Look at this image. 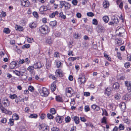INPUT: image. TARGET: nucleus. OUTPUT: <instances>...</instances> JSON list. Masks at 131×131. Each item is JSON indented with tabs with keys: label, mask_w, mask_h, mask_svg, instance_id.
Returning a JSON list of instances; mask_svg holds the SVG:
<instances>
[{
	"label": "nucleus",
	"mask_w": 131,
	"mask_h": 131,
	"mask_svg": "<svg viewBox=\"0 0 131 131\" xmlns=\"http://www.w3.org/2000/svg\"><path fill=\"white\" fill-rule=\"evenodd\" d=\"M9 101L6 98H3L2 101L0 100V109L3 113L9 115L12 114V112L8 111L4 107H7L9 105Z\"/></svg>",
	"instance_id": "1"
},
{
	"label": "nucleus",
	"mask_w": 131,
	"mask_h": 131,
	"mask_svg": "<svg viewBox=\"0 0 131 131\" xmlns=\"http://www.w3.org/2000/svg\"><path fill=\"white\" fill-rule=\"evenodd\" d=\"M78 81L80 85L84 84L86 82V78L83 73H81L79 74L78 79Z\"/></svg>",
	"instance_id": "2"
},
{
	"label": "nucleus",
	"mask_w": 131,
	"mask_h": 131,
	"mask_svg": "<svg viewBox=\"0 0 131 131\" xmlns=\"http://www.w3.org/2000/svg\"><path fill=\"white\" fill-rule=\"evenodd\" d=\"M39 30L40 32L43 34H46L49 32V30L48 27L46 25H44L39 28Z\"/></svg>",
	"instance_id": "3"
},
{
	"label": "nucleus",
	"mask_w": 131,
	"mask_h": 131,
	"mask_svg": "<svg viewBox=\"0 0 131 131\" xmlns=\"http://www.w3.org/2000/svg\"><path fill=\"white\" fill-rule=\"evenodd\" d=\"M66 94L67 97H70L74 93L73 89L71 87L67 88L65 90Z\"/></svg>",
	"instance_id": "4"
},
{
	"label": "nucleus",
	"mask_w": 131,
	"mask_h": 131,
	"mask_svg": "<svg viewBox=\"0 0 131 131\" xmlns=\"http://www.w3.org/2000/svg\"><path fill=\"white\" fill-rule=\"evenodd\" d=\"M39 92L41 95L42 96H47L49 94V92L46 88L42 87L39 90Z\"/></svg>",
	"instance_id": "5"
},
{
	"label": "nucleus",
	"mask_w": 131,
	"mask_h": 131,
	"mask_svg": "<svg viewBox=\"0 0 131 131\" xmlns=\"http://www.w3.org/2000/svg\"><path fill=\"white\" fill-rule=\"evenodd\" d=\"M21 5L25 7H28L30 3L28 0H20Z\"/></svg>",
	"instance_id": "6"
},
{
	"label": "nucleus",
	"mask_w": 131,
	"mask_h": 131,
	"mask_svg": "<svg viewBox=\"0 0 131 131\" xmlns=\"http://www.w3.org/2000/svg\"><path fill=\"white\" fill-rule=\"evenodd\" d=\"M40 129L42 131H49V127L46 126L45 125L41 124L40 125Z\"/></svg>",
	"instance_id": "7"
},
{
	"label": "nucleus",
	"mask_w": 131,
	"mask_h": 131,
	"mask_svg": "<svg viewBox=\"0 0 131 131\" xmlns=\"http://www.w3.org/2000/svg\"><path fill=\"white\" fill-rule=\"evenodd\" d=\"M112 90V88L110 87L106 88L105 90V94H106L107 96H109L111 94V92Z\"/></svg>",
	"instance_id": "8"
},
{
	"label": "nucleus",
	"mask_w": 131,
	"mask_h": 131,
	"mask_svg": "<svg viewBox=\"0 0 131 131\" xmlns=\"http://www.w3.org/2000/svg\"><path fill=\"white\" fill-rule=\"evenodd\" d=\"M55 74L56 75L59 77H62L63 75L62 71L60 69H58L56 70L55 72Z\"/></svg>",
	"instance_id": "9"
},
{
	"label": "nucleus",
	"mask_w": 131,
	"mask_h": 131,
	"mask_svg": "<svg viewBox=\"0 0 131 131\" xmlns=\"http://www.w3.org/2000/svg\"><path fill=\"white\" fill-rule=\"evenodd\" d=\"M119 106L122 111H124L126 109V105L124 102L121 103L119 105Z\"/></svg>",
	"instance_id": "10"
},
{
	"label": "nucleus",
	"mask_w": 131,
	"mask_h": 131,
	"mask_svg": "<svg viewBox=\"0 0 131 131\" xmlns=\"http://www.w3.org/2000/svg\"><path fill=\"white\" fill-rule=\"evenodd\" d=\"M34 66L35 67V69H38L40 68L42 66L40 62H37L35 63Z\"/></svg>",
	"instance_id": "11"
},
{
	"label": "nucleus",
	"mask_w": 131,
	"mask_h": 131,
	"mask_svg": "<svg viewBox=\"0 0 131 131\" xmlns=\"http://www.w3.org/2000/svg\"><path fill=\"white\" fill-rule=\"evenodd\" d=\"M97 29L99 32L103 33L105 31L104 27L101 26H99Z\"/></svg>",
	"instance_id": "12"
},
{
	"label": "nucleus",
	"mask_w": 131,
	"mask_h": 131,
	"mask_svg": "<svg viewBox=\"0 0 131 131\" xmlns=\"http://www.w3.org/2000/svg\"><path fill=\"white\" fill-rule=\"evenodd\" d=\"M29 27L31 28H35L37 26V23L36 21L30 23L29 25Z\"/></svg>",
	"instance_id": "13"
},
{
	"label": "nucleus",
	"mask_w": 131,
	"mask_h": 131,
	"mask_svg": "<svg viewBox=\"0 0 131 131\" xmlns=\"http://www.w3.org/2000/svg\"><path fill=\"white\" fill-rule=\"evenodd\" d=\"M130 95L127 94L124 96L122 97V99L123 100L127 101L129 100L130 98Z\"/></svg>",
	"instance_id": "14"
},
{
	"label": "nucleus",
	"mask_w": 131,
	"mask_h": 131,
	"mask_svg": "<svg viewBox=\"0 0 131 131\" xmlns=\"http://www.w3.org/2000/svg\"><path fill=\"white\" fill-rule=\"evenodd\" d=\"M16 63L15 61L12 62L10 64L9 67L11 69H14L15 67Z\"/></svg>",
	"instance_id": "15"
},
{
	"label": "nucleus",
	"mask_w": 131,
	"mask_h": 131,
	"mask_svg": "<svg viewBox=\"0 0 131 131\" xmlns=\"http://www.w3.org/2000/svg\"><path fill=\"white\" fill-rule=\"evenodd\" d=\"M119 83L117 82L115 83L113 85V88L116 90L118 89L119 88Z\"/></svg>",
	"instance_id": "16"
},
{
	"label": "nucleus",
	"mask_w": 131,
	"mask_h": 131,
	"mask_svg": "<svg viewBox=\"0 0 131 131\" xmlns=\"http://www.w3.org/2000/svg\"><path fill=\"white\" fill-rule=\"evenodd\" d=\"M63 119L60 116H57L56 118V121L59 123H61L62 122V120Z\"/></svg>",
	"instance_id": "17"
},
{
	"label": "nucleus",
	"mask_w": 131,
	"mask_h": 131,
	"mask_svg": "<svg viewBox=\"0 0 131 131\" xmlns=\"http://www.w3.org/2000/svg\"><path fill=\"white\" fill-rule=\"evenodd\" d=\"M56 85L54 82L51 85V89L52 92L54 91L56 89Z\"/></svg>",
	"instance_id": "18"
},
{
	"label": "nucleus",
	"mask_w": 131,
	"mask_h": 131,
	"mask_svg": "<svg viewBox=\"0 0 131 131\" xmlns=\"http://www.w3.org/2000/svg\"><path fill=\"white\" fill-rule=\"evenodd\" d=\"M103 5L104 8H107L109 7V4L108 1H105L103 2Z\"/></svg>",
	"instance_id": "19"
},
{
	"label": "nucleus",
	"mask_w": 131,
	"mask_h": 131,
	"mask_svg": "<svg viewBox=\"0 0 131 131\" xmlns=\"http://www.w3.org/2000/svg\"><path fill=\"white\" fill-rule=\"evenodd\" d=\"M73 120L75 124H78L79 123L80 120L78 117L77 116H74L73 118Z\"/></svg>",
	"instance_id": "20"
},
{
	"label": "nucleus",
	"mask_w": 131,
	"mask_h": 131,
	"mask_svg": "<svg viewBox=\"0 0 131 131\" xmlns=\"http://www.w3.org/2000/svg\"><path fill=\"white\" fill-rule=\"evenodd\" d=\"M15 28L16 30L19 31H22L23 30L22 27L20 26H19L17 25H15Z\"/></svg>",
	"instance_id": "21"
},
{
	"label": "nucleus",
	"mask_w": 131,
	"mask_h": 131,
	"mask_svg": "<svg viewBox=\"0 0 131 131\" xmlns=\"http://www.w3.org/2000/svg\"><path fill=\"white\" fill-rule=\"evenodd\" d=\"M58 12L57 11H56L50 14L49 15V17L50 18H53L56 15H58Z\"/></svg>",
	"instance_id": "22"
},
{
	"label": "nucleus",
	"mask_w": 131,
	"mask_h": 131,
	"mask_svg": "<svg viewBox=\"0 0 131 131\" xmlns=\"http://www.w3.org/2000/svg\"><path fill=\"white\" fill-rule=\"evenodd\" d=\"M64 5V7L66 9L68 10L70 8L71 5L69 3L65 2Z\"/></svg>",
	"instance_id": "23"
},
{
	"label": "nucleus",
	"mask_w": 131,
	"mask_h": 131,
	"mask_svg": "<svg viewBox=\"0 0 131 131\" xmlns=\"http://www.w3.org/2000/svg\"><path fill=\"white\" fill-rule=\"evenodd\" d=\"M124 84L125 86L128 88L131 85V81H126L124 82Z\"/></svg>",
	"instance_id": "24"
},
{
	"label": "nucleus",
	"mask_w": 131,
	"mask_h": 131,
	"mask_svg": "<svg viewBox=\"0 0 131 131\" xmlns=\"http://www.w3.org/2000/svg\"><path fill=\"white\" fill-rule=\"evenodd\" d=\"M103 19L104 22L106 23H108L109 20V17L107 16H103Z\"/></svg>",
	"instance_id": "25"
},
{
	"label": "nucleus",
	"mask_w": 131,
	"mask_h": 131,
	"mask_svg": "<svg viewBox=\"0 0 131 131\" xmlns=\"http://www.w3.org/2000/svg\"><path fill=\"white\" fill-rule=\"evenodd\" d=\"M47 8L46 6H42L39 9L40 12H42L46 11L47 10Z\"/></svg>",
	"instance_id": "26"
},
{
	"label": "nucleus",
	"mask_w": 131,
	"mask_h": 131,
	"mask_svg": "<svg viewBox=\"0 0 131 131\" xmlns=\"http://www.w3.org/2000/svg\"><path fill=\"white\" fill-rule=\"evenodd\" d=\"M50 25L52 27L56 26H57V22L56 21H54L50 22Z\"/></svg>",
	"instance_id": "27"
},
{
	"label": "nucleus",
	"mask_w": 131,
	"mask_h": 131,
	"mask_svg": "<svg viewBox=\"0 0 131 131\" xmlns=\"http://www.w3.org/2000/svg\"><path fill=\"white\" fill-rule=\"evenodd\" d=\"M13 120H17L19 119V117L17 114H15L13 116Z\"/></svg>",
	"instance_id": "28"
},
{
	"label": "nucleus",
	"mask_w": 131,
	"mask_h": 131,
	"mask_svg": "<svg viewBox=\"0 0 131 131\" xmlns=\"http://www.w3.org/2000/svg\"><path fill=\"white\" fill-rule=\"evenodd\" d=\"M79 57H70L68 58V60L70 61H73L76 59L79 60Z\"/></svg>",
	"instance_id": "29"
},
{
	"label": "nucleus",
	"mask_w": 131,
	"mask_h": 131,
	"mask_svg": "<svg viewBox=\"0 0 131 131\" xmlns=\"http://www.w3.org/2000/svg\"><path fill=\"white\" fill-rule=\"evenodd\" d=\"M73 37L76 39H78L81 38V35L75 33L73 34Z\"/></svg>",
	"instance_id": "30"
},
{
	"label": "nucleus",
	"mask_w": 131,
	"mask_h": 131,
	"mask_svg": "<svg viewBox=\"0 0 131 131\" xmlns=\"http://www.w3.org/2000/svg\"><path fill=\"white\" fill-rule=\"evenodd\" d=\"M34 68L35 67L34 66H31L28 67L27 70L30 72H32Z\"/></svg>",
	"instance_id": "31"
},
{
	"label": "nucleus",
	"mask_w": 131,
	"mask_h": 131,
	"mask_svg": "<svg viewBox=\"0 0 131 131\" xmlns=\"http://www.w3.org/2000/svg\"><path fill=\"white\" fill-rule=\"evenodd\" d=\"M114 97L116 100H118L120 99L121 96L119 94L116 93L115 94Z\"/></svg>",
	"instance_id": "32"
},
{
	"label": "nucleus",
	"mask_w": 131,
	"mask_h": 131,
	"mask_svg": "<svg viewBox=\"0 0 131 131\" xmlns=\"http://www.w3.org/2000/svg\"><path fill=\"white\" fill-rule=\"evenodd\" d=\"M130 63L129 62H127L124 64V66L126 68H128L130 66Z\"/></svg>",
	"instance_id": "33"
},
{
	"label": "nucleus",
	"mask_w": 131,
	"mask_h": 131,
	"mask_svg": "<svg viewBox=\"0 0 131 131\" xmlns=\"http://www.w3.org/2000/svg\"><path fill=\"white\" fill-rule=\"evenodd\" d=\"M56 65L57 67L59 68L61 67L62 64L60 61H58L56 62Z\"/></svg>",
	"instance_id": "34"
},
{
	"label": "nucleus",
	"mask_w": 131,
	"mask_h": 131,
	"mask_svg": "<svg viewBox=\"0 0 131 131\" xmlns=\"http://www.w3.org/2000/svg\"><path fill=\"white\" fill-rule=\"evenodd\" d=\"M56 99L57 101L58 102H61L62 101V99L61 97L59 96H56Z\"/></svg>",
	"instance_id": "35"
},
{
	"label": "nucleus",
	"mask_w": 131,
	"mask_h": 131,
	"mask_svg": "<svg viewBox=\"0 0 131 131\" xmlns=\"http://www.w3.org/2000/svg\"><path fill=\"white\" fill-rule=\"evenodd\" d=\"M116 43L118 45H120L122 44L121 40V39H117L116 40Z\"/></svg>",
	"instance_id": "36"
},
{
	"label": "nucleus",
	"mask_w": 131,
	"mask_h": 131,
	"mask_svg": "<svg viewBox=\"0 0 131 131\" xmlns=\"http://www.w3.org/2000/svg\"><path fill=\"white\" fill-rule=\"evenodd\" d=\"M65 1H61L60 2V8H62L63 6H64V4H65Z\"/></svg>",
	"instance_id": "37"
},
{
	"label": "nucleus",
	"mask_w": 131,
	"mask_h": 131,
	"mask_svg": "<svg viewBox=\"0 0 131 131\" xmlns=\"http://www.w3.org/2000/svg\"><path fill=\"white\" fill-rule=\"evenodd\" d=\"M101 109L103 111L102 115H105L106 116H107L108 114L106 110H104L102 108Z\"/></svg>",
	"instance_id": "38"
},
{
	"label": "nucleus",
	"mask_w": 131,
	"mask_h": 131,
	"mask_svg": "<svg viewBox=\"0 0 131 131\" xmlns=\"http://www.w3.org/2000/svg\"><path fill=\"white\" fill-rule=\"evenodd\" d=\"M37 115L35 114H31L29 116L30 118H36L37 117Z\"/></svg>",
	"instance_id": "39"
},
{
	"label": "nucleus",
	"mask_w": 131,
	"mask_h": 131,
	"mask_svg": "<svg viewBox=\"0 0 131 131\" xmlns=\"http://www.w3.org/2000/svg\"><path fill=\"white\" fill-rule=\"evenodd\" d=\"M28 90L31 92H33L34 91V88L32 86H29L28 88Z\"/></svg>",
	"instance_id": "40"
},
{
	"label": "nucleus",
	"mask_w": 131,
	"mask_h": 131,
	"mask_svg": "<svg viewBox=\"0 0 131 131\" xmlns=\"http://www.w3.org/2000/svg\"><path fill=\"white\" fill-rule=\"evenodd\" d=\"M3 31L5 33L9 34L10 32V31L8 28H6L4 29Z\"/></svg>",
	"instance_id": "41"
},
{
	"label": "nucleus",
	"mask_w": 131,
	"mask_h": 131,
	"mask_svg": "<svg viewBox=\"0 0 131 131\" xmlns=\"http://www.w3.org/2000/svg\"><path fill=\"white\" fill-rule=\"evenodd\" d=\"M50 112L52 114H54L56 113V111L55 109L53 108H51L50 110Z\"/></svg>",
	"instance_id": "42"
},
{
	"label": "nucleus",
	"mask_w": 131,
	"mask_h": 131,
	"mask_svg": "<svg viewBox=\"0 0 131 131\" xmlns=\"http://www.w3.org/2000/svg\"><path fill=\"white\" fill-rule=\"evenodd\" d=\"M71 120V118L70 117L68 116L65 118V121L66 123H68Z\"/></svg>",
	"instance_id": "43"
},
{
	"label": "nucleus",
	"mask_w": 131,
	"mask_h": 131,
	"mask_svg": "<svg viewBox=\"0 0 131 131\" xmlns=\"http://www.w3.org/2000/svg\"><path fill=\"white\" fill-rule=\"evenodd\" d=\"M51 130V131H59V129L56 127H52Z\"/></svg>",
	"instance_id": "44"
},
{
	"label": "nucleus",
	"mask_w": 131,
	"mask_h": 131,
	"mask_svg": "<svg viewBox=\"0 0 131 131\" xmlns=\"http://www.w3.org/2000/svg\"><path fill=\"white\" fill-rule=\"evenodd\" d=\"M17 97V95L15 94L13 95L10 94L9 95V97L12 99H13L16 98Z\"/></svg>",
	"instance_id": "45"
},
{
	"label": "nucleus",
	"mask_w": 131,
	"mask_h": 131,
	"mask_svg": "<svg viewBox=\"0 0 131 131\" xmlns=\"http://www.w3.org/2000/svg\"><path fill=\"white\" fill-rule=\"evenodd\" d=\"M92 24L95 25L97 24V21L95 19H94L92 20Z\"/></svg>",
	"instance_id": "46"
},
{
	"label": "nucleus",
	"mask_w": 131,
	"mask_h": 131,
	"mask_svg": "<svg viewBox=\"0 0 131 131\" xmlns=\"http://www.w3.org/2000/svg\"><path fill=\"white\" fill-rule=\"evenodd\" d=\"M46 42L47 43L50 45L52 43V41L51 39H47L46 40Z\"/></svg>",
	"instance_id": "47"
},
{
	"label": "nucleus",
	"mask_w": 131,
	"mask_h": 131,
	"mask_svg": "<svg viewBox=\"0 0 131 131\" xmlns=\"http://www.w3.org/2000/svg\"><path fill=\"white\" fill-rule=\"evenodd\" d=\"M13 72L15 73V74L18 76H20V72L18 71L17 70H15L14 71H13Z\"/></svg>",
	"instance_id": "48"
},
{
	"label": "nucleus",
	"mask_w": 131,
	"mask_h": 131,
	"mask_svg": "<svg viewBox=\"0 0 131 131\" xmlns=\"http://www.w3.org/2000/svg\"><path fill=\"white\" fill-rule=\"evenodd\" d=\"M85 111V112H87L90 111V108L89 106L86 105L85 107L84 108Z\"/></svg>",
	"instance_id": "49"
},
{
	"label": "nucleus",
	"mask_w": 131,
	"mask_h": 131,
	"mask_svg": "<svg viewBox=\"0 0 131 131\" xmlns=\"http://www.w3.org/2000/svg\"><path fill=\"white\" fill-rule=\"evenodd\" d=\"M13 119H10L9 122L8 124L10 125V126H12L13 125L14 121H13Z\"/></svg>",
	"instance_id": "50"
},
{
	"label": "nucleus",
	"mask_w": 131,
	"mask_h": 131,
	"mask_svg": "<svg viewBox=\"0 0 131 131\" xmlns=\"http://www.w3.org/2000/svg\"><path fill=\"white\" fill-rule=\"evenodd\" d=\"M118 128L120 130H122L124 129V127L123 125L120 124L119 125Z\"/></svg>",
	"instance_id": "51"
},
{
	"label": "nucleus",
	"mask_w": 131,
	"mask_h": 131,
	"mask_svg": "<svg viewBox=\"0 0 131 131\" xmlns=\"http://www.w3.org/2000/svg\"><path fill=\"white\" fill-rule=\"evenodd\" d=\"M24 72H20V76H19L20 77V78L21 79L22 78V77L24 76V75L25 74V73Z\"/></svg>",
	"instance_id": "52"
},
{
	"label": "nucleus",
	"mask_w": 131,
	"mask_h": 131,
	"mask_svg": "<svg viewBox=\"0 0 131 131\" xmlns=\"http://www.w3.org/2000/svg\"><path fill=\"white\" fill-rule=\"evenodd\" d=\"M47 116L48 118L49 119H52L53 118V116L50 114H48Z\"/></svg>",
	"instance_id": "53"
},
{
	"label": "nucleus",
	"mask_w": 131,
	"mask_h": 131,
	"mask_svg": "<svg viewBox=\"0 0 131 131\" xmlns=\"http://www.w3.org/2000/svg\"><path fill=\"white\" fill-rule=\"evenodd\" d=\"M27 41L29 42L32 43L34 41L33 39L32 38H28L27 39Z\"/></svg>",
	"instance_id": "54"
},
{
	"label": "nucleus",
	"mask_w": 131,
	"mask_h": 131,
	"mask_svg": "<svg viewBox=\"0 0 131 131\" xmlns=\"http://www.w3.org/2000/svg\"><path fill=\"white\" fill-rule=\"evenodd\" d=\"M87 15L89 16L92 17L94 16V14L90 12L88 13L87 14Z\"/></svg>",
	"instance_id": "55"
},
{
	"label": "nucleus",
	"mask_w": 131,
	"mask_h": 131,
	"mask_svg": "<svg viewBox=\"0 0 131 131\" xmlns=\"http://www.w3.org/2000/svg\"><path fill=\"white\" fill-rule=\"evenodd\" d=\"M73 52V51L69 50L68 52V55L69 56H73V54H72Z\"/></svg>",
	"instance_id": "56"
},
{
	"label": "nucleus",
	"mask_w": 131,
	"mask_h": 131,
	"mask_svg": "<svg viewBox=\"0 0 131 131\" xmlns=\"http://www.w3.org/2000/svg\"><path fill=\"white\" fill-rule=\"evenodd\" d=\"M75 104V101L74 99H71L70 104L71 105H73Z\"/></svg>",
	"instance_id": "57"
},
{
	"label": "nucleus",
	"mask_w": 131,
	"mask_h": 131,
	"mask_svg": "<svg viewBox=\"0 0 131 131\" xmlns=\"http://www.w3.org/2000/svg\"><path fill=\"white\" fill-rule=\"evenodd\" d=\"M77 1L76 0H73L72 2V3L73 5H76L77 3Z\"/></svg>",
	"instance_id": "58"
},
{
	"label": "nucleus",
	"mask_w": 131,
	"mask_h": 131,
	"mask_svg": "<svg viewBox=\"0 0 131 131\" xmlns=\"http://www.w3.org/2000/svg\"><path fill=\"white\" fill-rule=\"evenodd\" d=\"M127 59L128 61H131V55L129 54L127 56Z\"/></svg>",
	"instance_id": "59"
},
{
	"label": "nucleus",
	"mask_w": 131,
	"mask_h": 131,
	"mask_svg": "<svg viewBox=\"0 0 131 131\" xmlns=\"http://www.w3.org/2000/svg\"><path fill=\"white\" fill-rule=\"evenodd\" d=\"M117 57L120 60H121L122 59V58L121 56L120 53L119 52H117Z\"/></svg>",
	"instance_id": "60"
},
{
	"label": "nucleus",
	"mask_w": 131,
	"mask_h": 131,
	"mask_svg": "<svg viewBox=\"0 0 131 131\" xmlns=\"http://www.w3.org/2000/svg\"><path fill=\"white\" fill-rule=\"evenodd\" d=\"M27 77H28L27 75V74L26 73L24 75V76L22 77V78L21 79L24 80H26L27 78Z\"/></svg>",
	"instance_id": "61"
},
{
	"label": "nucleus",
	"mask_w": 131,
	"mask_h": 131,
	"mask_svg": "<svg viewBox=\"0 0 131 131\" xmlns=\"http://www.w3.org/2000/svg\"><path fill=\"white\" fill-rule=\"evenodd\" d=\"M59 56V53L57 52H55L54 56L55 57H58Z\"/></svg>",
	"instance_id": "62"
},
{
	"label": "nucleus",
	"mask_w": 131,
	"mask_h": 131,
	"mask_svg": "<svg viewBox=\"0 0 131 131\" xmlns=\"http://www.w3.org/2000/svg\"><path fill=\"white\" fill-rule=\"evenodd\" d=\"M76 16L78 18H80L81 17V14L80 13H78L77 14Z\"/></svg>",
	"instance_id": "63"
},
{
	"label": "nucleus",
	"mask_w": 131,
	"mask_h": 131,
	"mask_svg": "<svg viewBox=\"0 0 131 131\" xmlns=\"http://www.w3.org/2000/svg\"><path fill=\"white\" fill-rule=\"evenodd\" d=\"M76 129V128L75 127L73 126L71 127L70 131H75Z\"/></svg>",
	"instance_id": "64"
}]
</instances>
